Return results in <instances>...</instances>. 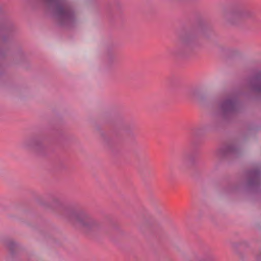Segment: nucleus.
<instances>
[{"label": "nucleus", "mask_w": 261, "mask_h": 261, "mask_svg": "<svg viewBox=\"0 0 261 261\" xmlns=\"http://www.w3.org/2000/svg\"><path fill=\"white\" fill-rule=\"evenodd\" d=\"M75 221L81 225L86 226L89 221L88 217L83 214L76 215L74 216Z\"/></svg>", "instance_id": "f257e3e1"}, {"label": "nucleus", "mask_w": 261, "mask_h": 261, "mask_svg": "<svg viewBox=\"0 0 261 261\" xmlns=\"http://www.w3.org/2000/svg\"><path fill=\"white\" fill-rule=\"evenodd\" d=\"M60 13H61V15H65V16L67 14V11L66 10H61Z\"/></svg>", "instance_id": "f03ea898"}, {"label": "nucleus", "mask_w": 261, "mask_h": 261, "mask_svg": "<svg viewBox=\"0 0 261 261\" xmlns=\"http://www.w3.org/2000/svg\"><path fill=\"white\" fill-rule=\"evenodd\" d=\"M226 105L227 107H230L232 105L231 102H230V101L227 102L226 103Z\"/></svg>", "instance_id": "7ed1b4c3"}]
</instances>
